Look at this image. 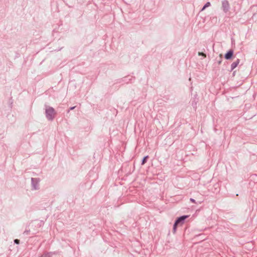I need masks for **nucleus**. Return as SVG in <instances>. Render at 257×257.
<instances>
[{
	"instance_id": "f257e3e1",
	"label": "nucleus",
	"mask_w": 257,
	"mask_h": 257,
	"mask_svg": "<svg viewBox=\"0 0 257 257\" xmlns=\"http://www.w3.org/2000/svg\"><path fill=\"white\" fill-rule=\"evenodd\" d=\"M41 179L39 178H31V190L32 191H36L40 189V182Z\"/></svg>"
},
{
	"instance_id": "f03ea898",
	"label": "nucleus",
	"mask_w": 257,
	"mask_h": 257,
	"mask_svg": "<svg viewBox=\"0 0 257 257\" xmlns=\"http://www.w3.org/2000/svg\"><path fill=\"white\" fill-rule=\"evenodd\" d=\"M46 112L47 118L49 119H52L55 115L54 109L52 107L47 108L46 109Z\"/></svg>"
},
{
	"instance_id": "7ed1b4c3",
	"label": "nucleus",
	"mask_w": 257,
	"mask_h": 257,
	"mask_svg": "<svg viewBox=\"0 0 257 257\" xmlns=\"http://www.w3.org/2000/svg\"><path fill=\"white\" fill-rule=\"evenodd\" d=\"M188 217V216L187 215H183V216H181L179 217H178L176 220V223H179V224H182L185 220Z\"/></svg>"
},
{
	"instance_id": "20e7f679",
	"label": "nucleus",
	"mask_w": 257,
	"mask_h": 257,
	"mask_svg": "<svg viewBox=\"0 0 257 257\" xmlns=\"http://www.w3.org/2000/svg\"><path fill=\"white\" fill-rule=\"evenodd\" d=\"M233 55V51L232 50L229 51L225 55L226 59H229Z\"/></svg>"
},
{
	"instance_id": "39448f33",
	"label": "nucleus",
	"mask_w": 257,
	"mask_h": 257,
	"mask_svg": "<svg viewBox=\"0 0 257 257\" xmlns=\"http://www.w3.org/2000/svg\"><path fill=\"white\" fill-rule=\"evenodd\" d=\"M239 60H237L235 62H234L232 64H231V68L232 69H234L237 66V65L239 63Z\"/></svg>"
},
{
	"instance_id": "423d86ee",
	"label": "nucleus",
	"mask_w": 257,
	"mask_h": 257,
	"mask_svg": "<svg viewBox=\"0 0 257 257\" xmlns=\"http://www.w3.org/2000/svg\"><path fill=\"white\" fill-rule=\"evenodd\" d=\"M52 252L45 253L42 255L40 257H52Z\"/></svg>"
},
{
	"instance_id": "0eeeda50",
	"label": "nucleus",
	"mask_w": 257,
	"mask_h": 257,
	"mask_svg": "<svg viewBox=\"0 0 257 257\" xmlns=\"http://www.w3.org/2000/svg\"><path fill=\"white\" fill-rule=\"evenodd\" d=\"M178 225H179V223H176V221H175V223H174V224L173 225V232H176L177 226Z\"/></svg>"
},
{
	"instance_id": "6e6552de",
	"label": "nucleus",
	"mask_w": 257,
	"mask_h": 257,
	"mask_svg": "<svg viewBox=\"0 0 257 257\" xmlns=\"http://www.w3.org/2000/svg\"><path fill=\"white\" fill-rule=\"evenodd\" d=\"M210 5V4L209 2H207L205 5V6L203 7V8H202V11L204 10L206 8L209 7V6Z\"/></svg>"
},
{
	"instance_id": "1a4fd4ad",
	"label": "nucleus",
	"mask_w": 257,
	"mask_h": 257,
	"mask_svg": "<svg viewBox=\"0 0 257 257\" xmlns=\"http://www.w3.org/2000/svg\"><path fill=\"white\" fill-rule=\"evenodd\" d=\"M14 242L15 243L18 244L20 243V240H19L18 239H15L14 240Z\"/></svg>"
},
{
	"instance_id": "9d476101",
	"label": "nucleus",
	"mask_w": 257,
	"mask_h": 257,
	"mask_svg": "<svg viewBox=\"0 0 257 257\" xmlns=\"http://www.w3.org/2000/svg\"><path fill=\"white\" fill-rule=\"evenodd\" d=\"M198 55H202L204 57H206V54H205L204 53H202V52H199L198 53Z\"/></svg>"
},
{
	"instance_id": "9b49d317",
	"label": "nucleus",
	"mask_w": 257,
	"mask_h": 257,
	"mask_svg": "<svg viewBox=\"0 0 257 257\" xmlns=\"http://www.w3.org/2000/svg\"><path fill=\"white\" fill-rule=\"evenodd\" d=\"M190 200L191 202H193V203H195V202H195V200L194 199H193V198H190Z\"/></svg>"
},
{
	"instance_id": "f8f14e48",
	"label": "nucleus",
	"mask_w": 257,
	"mask_h": 257,
	"mask_svg": "<svg viewBox=\"0 0 257 257\" xmlns=\"http://www.w3.org/2000/svg\"><path fill=\"white\" fill-rule=\"evenodd\" d=\"M28 232H29L28 230H26L24 231V234H27Z\"/></svg>"
},
{
	"instance_id": "ddd939ff",
	"label": "nucleus",
	"mask_w": 257,
	"mask_h": 257,
	"mask_svg": "<svg viewBox=\"0 0 257 257\" xmlns=\"http://www.w3.org/2000/svg\"><path fill=\"white\" fill-rule=\"evenodd\" d=\"M147 158H148V156L145 157L144 158V159H143V161H146V159H147Z\"/></svg>"
},
{
	"instance_id": "4468645a",
	"label": "nucleus",
	"mask_w": 257,
	"mask_h": 257,
	"mask_svg": "<svg viewBox=\"0 0 257 257\" xmlns=\"http://www.w3.org/2000/svg\"><path fill=\"white\" fill-rule=\"evenodd\" d=\"M146 162H142L141 165H144Z\"/></svg>"
},
{
	"instance_id": "2eb2a0df",
	"label": "nucleus",
	"mask_w": 257,
	"mask_h": 257,
	"mask_svg": "<svg viewBox=\"0 0 257 257\" xmlns=\"http://www.w3.org/2000/svg\"><path fill=\"white\" fill-rule=\"evenodd\" d=\"M73 108H74V107H73L71 108V109H73Z\"/></svg>"
}]
</instances>
